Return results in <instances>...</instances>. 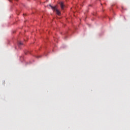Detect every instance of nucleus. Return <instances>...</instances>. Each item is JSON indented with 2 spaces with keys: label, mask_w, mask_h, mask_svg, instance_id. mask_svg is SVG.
Masks as SVG:
<instances>
[{
  "label": "nucleus",
  "mask_w": 130,
  "mask_h": 130,
  "mask_svg": "<svg viewBox=\"0 0 130 130\" xmlns=\"http://www.w3.org/2000/svg\"><path fill=\"white\" fill-rule=\"evenodd\" d=\"M49 7H50L52 9V10H54V11H56V13L57 14V15H58V16H59V15H60V11H59L58 10H57V8H56V6L53 7L50 5H49Z\"/></svg>",
  "instance_id": "1"
},
{
  "label": "nucleus",
  "mask_w": 130,
  "mask_h": 130,
  "mask_svg": "<svg viewBox=\"0 0 130 130\" xmlns=\"http://www.w3.org/2000/svg\"><path fill=\"white\" fill-rule=\"evenodd\" d=\"M59 4H60V7L61 10H63L64 9V5L63 4V2H60Z\"/></svg>",
  "instance_id": "2"
},
{
  "label": "nucleus",
  "mask_w": 130,
  "mask_h": 130,
  "mask_svg": "<svg viewBox=\"0 0 130 130\" xmlns=\"http://www.w3.org/2000/svg\"><path fill=\"white\" fill-rule=\"evenodd\" d=\"M18 46H20V45H23V43H22V42L19 41L18 42Z\"/></svg>",
  "instance_id": "3"
}]
</instances>
